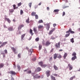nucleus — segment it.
I'll return each instance as SVG.
<instances>
[{
	"label": "nucleus",
	"mask_w": 80,
	"mask_h": 80,
	"mask_svg": "<svg viewBox=\"0 0 80 80\" xmlns=\"http://www.w3.org/2000/svg\"><path fill=\"white\" fill-rule=\"evenodd\" d=\"M62 57L61 54H57L56 53L54 54L53 56V58L54 60L57 59V58H61Z\"/></svg>",
	"instance_id": "f257e3e1"
},
{
	"label": "nucleus",
	"mask_w": 80,
	"mask_h": 80,
	"mask_svg": "<svg viewBox=\"0 0 80 80\" xmlns=\"http://www.w3.org/2000/svg\"><path fill=\"white\" fill-rule=\"evenodd\" d=\"M72 56H73V57L72 58V60L73 61L75 60V59H77V56H76V55H77V53H76L75 52H74L72 54Z\"/></svg>",
	"instance_id": "f03ea898"
},
{
	"label": "nucleus",
	"mask_w": 80,
	"mask_h": 80,
	"mask_svg": "<svg viewBox=\"0 0 80 80\" xmlns=\"http://www.w3.org/2000/svg\"><path fill=\"white\" fill-rule=\"evenodd\" d=\"M50 23H48L46 24V28L47 30L48 31L49 30V28H50Z\"/></svg>",
	"instance_id": "7ed1b4c3"
},
{
	"label": "nucleus",
	"mask_w": 80,
	"mask_h": 80,
	"mask_svg": "<svg viewBox=\"0 0 80 80\" xmlns=\"http://www.w3.org/2000/svg\"><path fill=\"white\" fill-rule=\"evenodd\" d=\"M69 32H70L71 33H72V34H73V33H75V32L72 31V28H69V30L68 31H67L66 32V33H69Z\"/></svg>",
	"instance_id": "20e7f679"
},
{
	"label": "nucleus",
	"mask_w": 80,
	"mask_h": 80,
	"mask_svg": "<svg viewBox=\"0 0 80 80\" xmlns=\"http://www.w3.org/2000/svg\"><path fill=\"white\" fill-rule=\"evenodd\" d=\"M8 73H10L11 75H15L16 74V72L13 71H10L8 72Z\"/></svg>",
	"instance_id": "39448f33"
},
{
	"label": "nucleus",
	"mask_w": 80,
	"mask_h": 80,
	"mask_svg": "<svg viewBox=\"0 0 80 80\" xmlns=\"http://www.w3.org/2000/svg\"><path fill=\"white\" fill-rule=\"evenodd\" d=\"M50 70H47L46 72V73L48 77L50 75Z\"/></svg>",
	"instance_id": "423d86ee"
},
{
	"label": "nucleus",
	"mask_w": 80,
	"mask_h": 80,
	"mask_svg": "<svg viewBox=\"0 0 80 80\" xmlns=\"http://www.w3.org/2000/svg\"><path fill=\"white\" fill-rule=\"evenodd\" d=\"M55 47H56V48H60V42H59L58 43H56L55 45Z\"/></svg>",
	"instance_id": "0eeeda50"
},
{
	"label": "nucleus",
	"mask_w": 80,
	"mask_h": 80,
	"mask_svg": "<svg viewBox=\"0 0 80 80\" xmlns=\"http://www.w3.org/2000/svg\"><path fill=\"white\" fill-rule=\"evenodd\" d=\"M59 11H60L59 9H55L54 10L53 12L54 13H55V14H58Z\"/></svg>",
	"instance_id": "6e6552de"
},
{
	"label": "nucleus",
	"mask_w": 80,
	"mask_h": 80,
	"mask_svg": "<svg viewBox=\"0 0 80 80\" xmlns=\"http://www.w3.org/2000/svg\"><path fill=\"white\" fill-rule=\"evenodd\" d=\"M11 48L15 54L17 53V52H16V51H17V50L16 49H15V48H14V47H12Z\"/></svg>",
	"instance_id": "1a4fd4ad"
},
{
	"label": "nucleus",
	"mask_w": 80,
	"mask_h": 80,
	"mask_svg": "<svg viewBox=\"0 0 80 80\" xmlns=\"http://www.w3.org/2000/svg\"><path fill=\"white\" fill-rule=\"evenodd\" d=\"M33 31H34L35 33H38V32H37V28L35 27L33 28Z\"/></svg>",
	"instance_id": "9d476101"
},
{
	"label": "nucleus",
	"mask_w": 80,
	"mask_h": 80,
	"mask_svg": "<svg viewBox=\"0 0 80 80\" xmlns=\"http://www.w3.org/2000/svg\"><path fill=\"white\" fill-rule=\"evenodd\" d=\"M50 44H51V42H50V41H48L46 42L45 45L48 47V46Z\"/></svg>",
	"instance_id": "9b49d317"
},
{
	"label": "nucleus",
	"mask_w": 80,
	"mask_h": 80,
	"mask_svg": "<svg viewBox=\"0 0 80 80\" xmlns=\"http://www.w3.org/2000/svg\"><path fill=\"white\" fill-rule=\"evenodd\" d=\"M55 28H53L52 30H51L49 32V35H51V34L53 33V31H55Z\"/></svg>",
	"instance_id": "f8f14e48"
},
{
	"label": "nucleus",
	"mask_w": 80,
	"mask_h": 80,
	"mask_svg": "<svg viewBox=\"0 0 80 80\" xmlns=\"http://www.w3.org/2000/svg\"><path fill=\"white\" fill-rule=\"evenodd\" d=\"M68 67H69V70H72V69L73 68V67H72V66L70 64H68Z\"/></svg>",
	"instance_id": "ddd939ff"
},
{
	"label": "nucleus",
	"mask_w": 80,
	"mask_h": 80,
	"mask_svg": "<svg viewBox=\"0 0 80 80\" xmlns=\"http://www.w3.org/2000/svg\"><path fill=\"white\" fill-rule=\"evenodd\" d=\"M25 34H24L21 35V41H23V38H24L25 36Z\"/></svg>",
	"instance_id": "4468645a"
},
{
	"label": "nucleus",
	"mask_w": 80,
	"mask_h": 80,
	"mask_svg": "<svg viewBox=\"0 0 80 80\" xmlns=\"http://www.w3.org/2000/svg\"><path fill=\"white\" fill-rule=\"evenodd\" d=\"M24 27V25L23 24L19 25L18 28V30H21V29H22V27Z\"/></svg>",
	"instance_id": "2eb2a0df"
},
{
	"label": "nucleus",
	"mask_w": 80,
	"mask_h": 80,
	"mask_svg": "<svg viewBox=\"0 0 80 80\" xmlns=\"http://www.w3.org/2000/svg\"><path fill=\"white\" fill-rule=\"evenodd\" d=\"M29 32L32 36L33 35V34H34V33H33V30H32V29H30Z\"/></svg>",
	"instance_id": "dca6fc26"
},
{
	"label": "nucleus",
	"mask_w": 80,
	"mask_h": 80,
	"mask_svg": "<svg viewBox=\"0 0 80 80\" xmlns=\"http://www.w3.org/2000/svg\"><path fill=\"white\" fill-rule=\"evenodd\" d=\"M5 20H7L9 23H10V22H11V21H10V19H9V18H5Z\"/></svg>",
	"instance_id": "f3484780"
},
{
	"label": "nucleus",
	"mask_w": 80,
	"mask_h": 80,
	"mask_svg": "<svg viewBox=\"0 0 80 80\" xmlns=\"http://www.w3.org/2000/svg\"><path fill=\"white\" fill-rule=\"evenodd\" d=\"M38 28L39 29H41V28L43 29L44 28L43 27V25H40L38 26Z\"/></svg>",
	"instance_id": "a211bd4d"
},
{
	"label": "nucleus",
	"mask_w": 80,
	"mask_h": 80,
	"mask_svg": "<svg viewBox=\"0 0 80 80\" xmlns=\"http://www.w3.org/2000/svg\"><path fill=\"white\" fill-rule=\"evenodd\" d=\"M50 77L51 79H52V80H56L55 77H53L52 75H51Z\"/></svg>",
	"instance_id": "6ab92c4d"
},
{
	"label": "nucleus",
	"mask_w": 80,
	"mask_h": 80,
	"mask_svg": "<svg viewBox=\"0 0 80 80\" xmlns=\"http://www.w3.org/2000/svg\"><path fill=\"white\" fill-rule=\"evenodd\" d=\"M13 9L14 10H15V9H18V7H16V5H13Z\"/></svg>",
	"instance_id": "aec40b11"
},
{
	"label": "nucleus",
	"mask_w": 80,
	"mask_h": 80,
	"mask_svg": "<svg viewBox=\"0 0 80 80\" xmlns=\"http://www.w3.org/2000/svg\"><path fill=\"white\" fill-rule=\"evenodd\" d=\"M8 30L9 31H13V27H10L8 28Z\"/></svg>",
	"instance_id": "412c9836"
},
{
	"label": "nucleus",
	"mask_w": 80,
	"mask_h": 80,
	"mask_svg": "<svg viewBox=\"0 0 80 80\" xmlns=\"http://www.w3.org/2000/svg\"><path fill=\"white\" fill-rule=\"evenodd\" d=\"M67 53H65L63 56V58L64 59H65V58H66L67 57Z\"/></svg>",
	"instance_id": "4be33fe9"
},
{
	"label": "nucleus",
	"mask_w": 80,
	"mask_h": 80,
	"mask_svg": "<svg viewBox=\"0 0 80 80\" xmlns=\"http://www.w3.org/2000/svg\"><path fill=\"white\" fill-rule=\"evenodd\" d=\"M4 66V64L2 63H1L0 64V68H2V67H3Z\"/></svg>",
	"instance_id": "5701e85b"
},
{
	"label": "nucleus",
	"mask_w": 80,
	"mask_h": 80,
	"mask_svg": "<svg viewBox=\"0 0 80 80\" xmlns=\"http://www.w3.org/2000/svg\"><path fill=\"white\" fill-rule=\"evenodd\" d=\"M36 12H32L31 13V15L32 16H35L36 15Z\"/></svg>",
	"instance_id": "b1692460"
},
{
	"label": "nucleus",
	"mask_w": 80,
	"mask_h": 80,
	"mask_svg": "<svg viewBox=\"0 0 80 80\" xmlns=\"http://www.w3.org/2000/svg\"><path fill=\"white\" fill-rule=\"evenodd\" d=\"M7 43V42H4L1 44V46L3 47V46H4V45H5Z\"/></svg>",
	"instance_id": "393cba45"
},
{
	"label": "nucleus",
	"mask_w": 80,
	"mask_h": 80,
	"mask_svg": "<svg viewBox=\"0 0 80 80\" xmlns=\"http://www.w3.org/2000/svg\"><path fill=\"white\" fill-rule=\"evenodd\" d=\"M38 64H39V65H40L41 66V67H42V65H43V62H39Z\"/></svg>",
	"instance_id": "a878e982"
},
{
	"label": "nucleus",
	"mask_w": 80,
	"mask_h": 80,
	"mask_svg": "<svg viewBox=\"0 0 80 80\" xmlns=\"http://www.w3.org/2000/svg\"><path fill=\"white\" fill-rule=\"evenodd\" d=\"M41 70L42 69H41V68L38 67V68H37V72H40V71H41Z\"/></svg>",
	"instance_id": "bb28decb"
},
{
	"label": "nucleus",
	"mask_w": 80,
	"mask_h": 80,
	"mask_svg": "<svg viewBox=\"0 0 80 80\" xmlns=\"http://www.w3.org/2000/svg\"><path fill=\"white\" fill-rule=\"evenodd\" d=\"M53 67L55 70H58V67L55 65H54Z\"/></svg>",
	"instance_id": "cd10ccee"
},
{
	"label": "nucleus",
	"mask_w": 80,
	"mask_h": 80,
	"mask_svg": "<svg viewBox=\"0 0 80 80\" xmlns=\"http://www.w3.org/2000/svg\"><path fill=\"white\" fill-rule=\"evenodd\" d=\"M75 78V76H73L72 77H71L70 78L69 80H72L73 78Z\"/></svg>",
	"instance_id": "c85d7f7f"
},
{
	"label": "nucleus",
	"mask_w": 80,
	"mask_h": 80,
	"mask_svg": "<svg viewBox=\"0 0 80 80\" xmlns=\"http://www.w3.org/2000/svg\"><path fill=\"white\" fill-rule=\"evenodd\" d=\"M71 42H72V43H74V38H72L71 39H70Z\"/></svg>",
	"instance_id": "c756f323"
},
{
	"label": "nucleus",
	"mask_w": 80,
	"mask_h": 80,
	"mask_svg": "<svg viewBox=\"0 0 80 80\" xmlns=\"http://www.w3.org/2000/svg\"><path fill=\"white\" fill-rule=\"evenodd\" d=\"M42 46L41 45H39V50H40L42 49Z\"/></svg>",
	"instance_id": "7c9ffc66"
},
{
	"label": "nucleus",
	"mask_w": 80,
	"mask_h": 80,
	"mask_svg": "<svg viewBox=\"0 0 80 80\" xmlns=\"http://www.w3.org/2000/svg\"><path fill=\"white\" fill-rule=\"evenodd\" d=\"M9 12L10 13H13L14 12V10L13 9H11L9 10Z\"/></svg>",
	"instance_id": "2f4dec72"
},
{
	"label": "nucleus",
	"mask_w": 80,
	"mask_h": 80,
	"mask_svg": "<svg viewBox=\"0 0 80 80\" xmlns=\"http://www.w3.org/2000/svg\"><path fill=\"white\" fill-rule=\"evenodd\" d=\"M70 34V33H68V34H67L65 35V37L67 38V37H68Z\"/></svg>",
	"instance_id": "473e14b6"
},
{
	"label": "nucleus",
	"mask_w": 80,
	"mask_h": 80,
	"mask_svg": "<svg viewBox=\"0 0 80 80\" xmlns=\"http://www.w3.org/2000/svg\"><path fill=\"white\" fill-rule=\"evenodd\" d=\"M18 57L19 58H21V53H19L18 55Z\"/></svg>",
	"instance_id": "72a5a7b5"
},
{
	"label": "nucleus",
	"mask_w": 80,
	"mask_h": 80,
	"mask_svg": "<svg viewBox=\"0 0 80 80\" xmlns=\"http://www.w3.org/2000/svg\"><path fill=\"white\" fill-rule=\"evenodd\" d=\"M29 18H28V19H27L26 22L27 23H29Z\"/></svg>",
	"instance_id": "f704fd0d"
},
{
	"label": "nucleus",
	"mask_w": 80,
	"mask_h": 80,
	"mask_svg": "<svg viewBox=\"0 0 80 80\" xmlns=\"http://www.w3.org/2000/svg\"><path fill=\"white\" fill-rule=\"evenodd\" d=\"M39 38H37L35 39L36 42H38L39 41Z\"/></svg>",
	"instance_id": "c9c22d12"
},
{
	"label": "nucleus",
	"mask_w": 80,
	"mask_h": 80,
	"mask_svg": "<svg viewBox=\"0 0 80 80\" xmlns=\"http://www.w3.org/2000/svg\"><path fill=\"white\" fill-rule=\"evenodd\" d=\"M55 38H56L53 36L51 37V40H55Z\"/></svg>",
	"instance_id": "e433bc0d"
},
{
	"label": "nucleus",
	"mask_w": 80,
	"mask_h": 80,
	"mask_svg": "<svg viewBox=\"0 0 80 80\" xmlns=\"http://www.w3.org/2000/svg\"><path fill=\"white\" fill-rule=\"evenodd\" d=\"M42 22L43 20H39L38 22V23H42Z\"/></svg>",
	"instance_id": "4c0bfd02"
},
{
	"label": "nucleus",
	"mask_w": 80,
	"mask_h": 80,
	"mask_svg": "<svg viewBox=\"0 0 80 80\" xmlns=\"http://www.w3.org/2000/svg\"><path fill=\"white\" fill-rule=\"evenodd\" d=\"M35 17L36 19H38V15L36 14L35 15Z\"/></svg>",
	"instance_id": "58836bf2"
},
{
	"label": "nucleus",
	"mask_w": 80,
	"mask_h": 80,
	"mask_svg": "<svg viewBox=\"0 0 80 80\" xmlns=\"http://www.w3.org/2000/svg\"><path fill=\"white\" fill-rule=\"evenodd\" d=\"M21 5H22V2H21L18 3V7H20V6H21Z\"/></svg>",
	"instance_id": "ea45409f"
},
{
	"label": "nucleus",
	"mask_w": 80,
	"mask_h": 80,
	"mask_svg": "<svg viewBox=\"0 0 80 80\" xmlns=\"http://www.w3.org/2000/svg\"><path fill=\"white\" fill-rule=\"evenodd\" d=\"M23 13V11L22 10H21L20 11V14L21 15H22Z\"/></svg>",
	"instance_id": "a19ab883"
},
{
	"label": "nucleus",
	"mask_w": 80,
	"mask_h": 80,
	"mask_svg": "<svg viewBox=\"0 0 80 80\" xmlns=\"http://www.w3.org/2000/svg\"><path fill=\"white\" fill-rule=\"evenodd\" d=\"M52 75L55 77H57V76H58V74H52Z\"/></svg>",
	"instance_id": "79ce46f5"
},
{
	"label": "nucleus",
	"mask_w": 80,
	"mask_h": 80,
	"mask_svg": "<svg viewBox=\"0 0 80 80\" xmlns=\"http://www.w3.org/2000/svg\"><path fill=\"white\" fill-rule=\"evenodd\" d=\"M32 2H30V3H29L28 5H29V7H30V8H31V7L32 6Z\"/></svg>",
	"instance_id": "37998d69"
},
{
	"label": "nucleus",
	"mask_w": 80,
	"mask_h": 80,
	"mask_svg": "<svg viewBox=\"0 0 80 80\" xmlns=\"http://www.w3.org/2000/svg\"><path fill=\"white\" fill-rule=\"evenodd\" d=\"M36 76H37L36 78H40V76H38V74H37Z\"/></svg>",
	"instance_id": "c03bdc74"
},
{
	"label": "nucleus",
	"mask_w": 80,
	"mask_h": 80,
	"mask_svg": "<svg viewBox=\"0 0 80 80\" xmlns=\"http://www.w3.org/2000/svg\"><path fill=\"white\" fill-rule=\"evenodd\" d=\"M32 73V71L30 70H29L27 72V73L30 74Z\"/></svg>",
	"instance_id": "a18cd8bd"
},
{
	"label": "nucleus",
	"mask_w": 80,
	"mask_h": 80,
	"mask_svg": "<svg viewBox=\"0 0 80 80\" xmlns=\"http://www.w3.org/2000/svg\"><path fill=\"white\" fill-rule=\"evenodd\" d=\"M62 16L63 17V16H65V12H62Z\"/></svg>",
	"instance_id": "49530a36"
},
{
	"label": "nucleus",
	"mask_w": 80,
	"mask_h": 80,
	"mask_svg": "<svg viewBox=\"0 0 80 80\" xmlns=\"http://www.w3.org/2000/svg\"><path fill=\"white\" fill-rule=\"evenodd\" d=\"M47 66V65L46 64H43L42 65V66L41 67H46V66Z\"/></svg>",
	"instance_id": "de8ad7c7"
},
{
	"label": "nucleus",
	"mask_w": 80,
	"mask_h": 80,
	"mask_svg": "<svg viewBox=\"0 0 80 80\" xmlns=\"http://www.w3.org/2000/svg\"><path fill=\"white\" fill-rule=\"evenodd\" d=\"M52 59H53V58H52V57H51L50 58L49 61H52Z\"/></svg>",
	"instance_id": "09e8293b"
},
{
	"label": "nucleus",
	"mask_w": 80,
	"mask_h": 80,
	"mask_svg": "<svg viewBox=\"0 0 80 80\" xmlns=\"http://www.w3.org/2000/svg\"><path fill=\"white\" fill-rule=\"evenodd\" d=\"M37 74L35 75V76H34V79H35V78H37Z\"/></svg>",
	"instance_id": "8fccbe9b"
},
{
	"label": "nucleus",
	"mask_w": 80,
	"mask_h": 80,
	"mask_svg": "<svg viewBox=\"0 0 80 80\" xmlns=\"http://www.w3.org/2000/svg\"><path fill=\"white\" fill-rule=\"evenodd\" d=\"M5 53H7V50H4Z\"/></svg>",
	"instance_id": "3c124183"
},
{
	"label": "nucleus",
	"mask_w": 80,
	"mask_h": 80,
	"mask_svg": "<svg viewBox=\"0 0 80 80\" xmlns=\"http://www.w3.org/2000/svg\"><path fill=\"white\" fill-rule=\"evenodd\" d=\"M17 67H18V69H19V70H20V66H18Z\"/></svg>",
	"instance_id": "603ef678"
},
{
	"label": "nucleus",
	"mask_w": 80,
	"mask_h": 80,
	"mask_svg": "<svg viewBox=\"0 0 80 80\" xmlns=\"http://www.w3.org/2000/svg\"><path fill=\"white\" fill-rule=\"evenodd\" d=\"M53 52V49H52L50 51V52L52 53V52Z\"/></svg>",
	"instance_id": "864d4df0"
},
{
	"label": "nucleus",
	"mask_w": 80,
	"mask_h": 80,
	"mask_svg": "<svg viewBox=\"0 0 80 80\" xmlns=\"http://www.w3.org/2000/svg\"><path fill=\"white\" fill-rule=\"evenodd\" d=\"M4 27L5 28H7V26L5 25H4Z\"/></svg>",
	"instance_id": "5fc2aeb1"
},
{
	"label": "nucleus",
	"mask_w": 80,
	"mask_h": 80,
	"mask_svg": "<svg viewBox=\"0 0 80 80\" xmlns=\"http://www.w3.org/2000/svg\"><path fill=\"white\" fill-rule=\"evenodd\" d=\"M57 25V24H53V27H56V26Z\"/></svg>",
	"instance_id": "6e6d98bb"
},
{
	"label": "nucleus",
	"mask_w": 80,
	"mask_h": 80,
	"mask_svg": "<svg viewBox=\"0 0 80 80\" xmlns=\"http://www.w3.org/2000/svg\"><path fill=\"white\" fill-rule=\"evenodd\" d=\"M47 10H50V8H49V7H47Z\"/></svg>",
	"instance_id": "4d7b16f0"
},
{
	"label": "nucleus",
	"mask_w": 80,
	"mask_h": 80,
	"mask_svg": "<svg viewBox=\"0 0 80 80\" xmlns=\"http://www.w3.org/2000/svg\"><path fill=\"white\" fill-rule=\"evenodd\" d=\"M42 44L43 45H45V42L44 41L42 42Z\"/></svg>",
	"instance_id": "13d9d810"
},
{
	"label": "nucleus",
	"mask_w": 80,
	"mask_h": 80,
	"mask_svg": "<svg viewBox=\"0 0 80 80\" xmlns=\"http://www.w3.org/2000/svg\"><path fill=\"white\" fill-rule=\"evenodd\" d=\"M12 78L11 79V80H14V78H12V76L11 77Z\"/></svg>",
	"instance_id": "bf43d9fd"
},
{
	"label": "nucleus",
	"mask_w": 80,
	"mask_h": 80,
	"mask_svg": "<svg viewBox=\"0 0 80 80\" xmlns=\"http://www.w3.org/2000/svg\"><path fill=\"white\" fill-rule=\"evenodd\" d=\"M63 51V49H60L59 50V52H62Z\"/></svg>",
	"instance_id": "052dcab7"
},
{
	"label": "nucleus",
	"mask_w": 80,
	"mask_h": 80,
	"mask_svg": "<svg viewBox=\"0 0 80 80\" xmlns=\"http://www.w3.org/2000/svg\"><path fill=\"white\" fill-rule=\"evenodd\" d=\"M2 55L3 57H5V55L4 54H2Z\"/></svg>",
	"instance_id": "680f3d73"
},
{
	"label": "nucleus",
	"mask_w": 80,
	"mask_h": 80,
	"mask_svg": "<svg viewBox=\"0 0 80 80\" xmlns=\"http://www.w3.org/2000/svg\"><path fill=\"white\" fill-rule=\"evenodd\" d=\"M66 3H68V0H65Z\"/></svg>",
	"instance_id": "e2e57ef3"
},
{
	"label": "nucleus",
	"mask_w": 80,
	"mask_h": 80,
	"mask_svg": "<svg viewBox=\"0 0 80 80\" xmlns=\"http://www.w3.org/2000/svg\"><path fill=\"white\" fill-rule=\"evenodd\" d=\"M42 4V2H40L39 4H38V5H41V4Z\"/></svg>",
	"instance_id": "0e129e2a"
},
{
	"label": "nucleus",
	"mask_w": 80,
	"mask_h": 80,
	"mask_svg": "<svg viewBox=\"0 0 80 80\" xmlns=\"http://www.w3.org/2000/svg\"><path fill=\"white\" fill-rule=\"evenodd\" d=\"M26 49H27V50H28V47H26Z\"/></svg>",
	"instance_id": "69168bd1"
},
{
	"label": "nucleus",
	"mask_w": 80,
	"mask_h": 80,
	"mask_svg": "<svg viewBox=\"0 0 80 80\" xmlns=\"http://www.w3.org/2000/svg\"><path fill=\"white\" fill-rule=\"evenodd\" d=\"M28 70V69H26L24 70V72H27Z\"/></svg>",
	"instance_id": "338daca9"
},
{
	"label": "nucleus",
	"mask_w": 80,
	"mask_h": 80,
	"mask_svg": "<svg viewBox=\"0 0 80 80\" xmlns=\"http://www.w3.org/2000/svg\"><path fill=\"white\" fill-rule=\"evenodd\" d=\"M78 31H80V28L78 29Z\"/></svg>",
	"instance_id": "774afa93"
}]
</instances>
